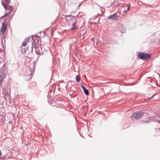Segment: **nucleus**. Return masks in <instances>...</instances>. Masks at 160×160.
<instances>
[{"label": "nucleus", "instance_id": "f257e3e1", "mask_svg": "<svg viewBox=\"0 0 160 160\" xmlns=\"http://www.w3.org/2000/svg\"><path fill=\"white\" fill-rule=\"evenodd\" d=\"M66 18L69 25L72 27L71 28V29L75 28L76 20L74 17L72 16H67L66 17Z\"/></svg>", "mask_w": 160, "mask_h": 160}, {"label": "nucleus", "instance_id": "f03ea898", "mask_svg": "<svg viewBox=\"0 0 160 160\" xmlns=\"http://www.w3.org/2000/svg\"><path fill=\"white\" fill-rule=\"evenodd\" d=\"M145 113L142 112H136L133 113L132 115V118L133 120H137L140 119L144 116Z\"/></svg>", "mask_w": 160, "mask_h": 160}, {"label": "nucleus", "instance_id": "7ed1b4c3", "mask_svg": "<svg viewBox=\"0 0 160 160\" xmlns=\"http://www.w3.org/2000/svg\"><path fill=\"white\" fill-rule=\"evenodd\" d=\"M10 2V0H2V4L4 7L5 9L6 10L9 9V10H12L13 9L12 7L8 5H7L6 6L5 5V2L7 4H9Z\"/></svg>", "mask_w": 160, "mask_h": 160}, {"label": "nucleus", "instance_id": "20e7f679", "mask_svg": "<svg viewBox=\"0 0 160 160\" xmlns=\"http://www.w3.org/2000/svg\"><path fill=\"white\" fill-rule=\"evenodd\" d=\"M139 56L141 59L143 60L149 59L150 57V56L149 54H144L142 53L139 54Z\"/></svg>", "mask_w": 160, "mask_h": 160}, {"label": "nucleus", "instance_id": "39448f33", "mask_svg": "<svg viewBox=\"0 0 160 160\" xmlns=\"http://www.w3.org/2000/svg\"><path fill=\"white\" fill-rule=\"evenodd\" d=\"M7 27V25L6 23H2V27L0 29V31L2 32L3 33H4L6 31Z\"/></svg>", "mask_w": 160, "mask_h": 160}, {"label": "nucleus", "instance_id": "423d86ee", "mask_svg": "<svg viewBox=\"0 0 160 160\" xmlns=\"http://www.w3.org/2000/svg\"><path fill=\"white\" fill-rule=\"evenodd\" d=\"M0 45L1 46L2 48H3V47L2 45V44L0 42ZM4 53V52L3 51V49L0 48V58H1L3 57V55Z\"/></svg>", "mask_w": 160, "mask_h": 160}, {"label": "nucleus", "instance_id": "0eeeda50", "mask_svg": "<svg viewBox=\"0 0 160 160\" xmlns=\"http://www.w3.org/2000/svg\"><path fill=\"white\" fill-rule=\"evenodd\" d=\"M117 16L116 14H111L108 17V18L111 20H114L117 18Z\"/></svg>", "mask_w": 160, "mask_h": 160}, {"label": "nucleus", "instance_id": "6e6552de", "mask_svg": "<svg viewBox=\"0 0 160 160\" xmlns=\"http://www.w3.org/2000/svg\"><path fill=\"white\" fill-rule=\"evenodd\" d=\"M81 87L82 88L83 90L85 93L86 95H88L89 94V93L88 90H87L82 85Z\"/></svg>", "mask_w": 160, "mask_h": 160}, {"label": "nucleus", "instance_id": "1a4fd4ad", "mask_svg": "<svg viewBox=\"0 0 160 160\" xmlns=\"http://www.w3.org/2000/svg\"><path fill=\"white\" fill-rule=\"evenodd\" d=\"M80 80H81L80 75H77L76 76V81L77 82H80Z\"/></svg>", "mask_w": 160, "mask_h": 160}, {"label": "nucleus", "instance_id": "9d476101", "mask_svg": "<svg viewBox=\"0 0 160 160\" xmlns=\"http://www.w3.org/2000/svg\"><path fill=\"white\" fill-rule=\"evenodd\" d=\"M124 6L125 7L124 9H127V10H129L130 9V6L129 5H125Z\"/></svg>", "mask_w": 160, "mask_h": 160}, {"label": "nucleus", "instance_id": "9b49d317", "mask_svg": "<svg viewBox=\"0 0 160 160\" xmlns=\"http://www.w3.org/2000/svg\"><path fill=\"white\" fill-rule=\"evenodd\" d=\"M3 82V80L2 79V77L1 76V75H0V85H2V83Z\"/></svg>", "mask_w": 160, "mask_h": 160}, {"label": "nucleus", "instance_id": "f8f14e48", "mask_svg": "<svg viewBox=\"0 0 160 160\" xmlns=\"http://www.w3.org/2000/svg\"><path fill=\"white\" fill-rule=\"evenodd\" d=\"M28 42L26 41L24 42L22 45V47H24L27 44Z\"/></svg>", "mask_w": 160, "mask_h": 160}, {"label": "nucleus", "instance_id": "ddd939ff", "mask_svg": "<svg viewBox=\"0 0 160 160\" xmlns=\"http://www.w3.org/2000/svg\"><path fill=\"white\" fill-rule=\"evenodd\" d=\"M122 15H124L125 14H126L127 13V12H126V11H123V12H120Z\"/></svg>", "mask_w": 160, "mask_h": 160}, {"label": "nucleus", "instance_id": "4468645a", "mask_svg": "<svg viewBox=\"0 0 160 160\" xmlns=\"http://www.w3.org/2000/svg\"><path fill=\"white\" fill-rule=\"evenodd\" d=\"M94 38H92L91 40V41H92L93 40Z\"/></svg>", "mask_w": 160, "mask_h": 160}, {"label": "nucleus", "instance_id": "2eb2a0df", "mask_svg": "<svg viewBox=\"0 0 160 160\" xmlns=\"http://www.w3.org/2000/svg\"><path fill=\"white\" fill-rule=\"evenodd\" d=\"M121 25V26H122L123 27H124V26H123V25Z\"/></svg>", "mask_w": 160, "mask_h": 160}, {"label": "nucleus", "instance_id": "dca6fc26", "mask_svg": "<svg viewBox=\"0 0 160 160\" xmlns=\"http://www.w3.org/2000/svg\"><path fill=\"white\" fill-rule=\"evenodd\" d=\"M34 48H37V47H35H35H34Z\"/></svg>", "mask_w": 160, "mask_h": 160}, {"label": "nucleus", "instance_id": "f3484780", "mask_svg": "<svg viewBox=\"0 0 160 160\" xmlns=\"http://www.w3.org/2000/svg\"><path fill=\"white\" fill-rule=\"evenodd\" d=\"M10 13V12H9V14Z\"/></svg>", "mask_w": 160, "mask_h": 160}]
</instances>
